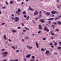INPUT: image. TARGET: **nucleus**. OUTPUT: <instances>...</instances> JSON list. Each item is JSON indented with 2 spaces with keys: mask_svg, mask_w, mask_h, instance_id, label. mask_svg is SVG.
<instances>
[{
  "mask_svg": "<svg viewBox=\"0 0 61 61\" xmlns=\"http://www.w3.org/2000/svg\"><path fill=\"white\" fill-rule=\"evenodd\" d=\"M39 27H41L42 25H39Z\"/></svg>",
  "mask_w": 61,
  "mask_h": 61,
  "instance_id": "nucleus-51",
  "label": "nucleus"
},
{
  "mask_svg": "<svg viewBox=\"0 0 61 61\" xmlns=\"http://www.w3.org/2000/svg\"><path fill=\"white\" fill-rule=\"evenodd\" d=\"M51 35H52V36H55V34H54V33H51Z\"/></svg>",
  "mask_w": 61,
  "mask_h": 61,
  "instance_id": "nucleus-23",
  "label": "nucleus"
},
{
  "mask_svg": "<svg viewBox=\"0 0 61 61\" xmlns=\"http://www.w3.org/2000/svg\"><path fill=\"white\" fill-rule=\"evenodd\" d=\"M21 25L22 26H24V23H21Z\"/></svg>",
  "mask_w": 61,
  "mask_h": 61,
  "instance_id": "nucleus-22",
  "label": "nucleus"
},
{
  "mask_svg": "<svg viewBox=\"0 0 61 61\" xmlns=\"http://www.w3.org/2000/svg\"><path fill=\"white\" fill-rule=\"evenodd\" d=\"M26 30H23V32H26Z\"/></svg>",
  "mask_w": 61,
  "mask_h": 61,
  "instance_id": "nucleus-35",
  "label": "nucleus"
},
{
  "mask_svg": "<svg viewBox=\"0 0 61 61\" xmlns=\"http://www.w3.org/2000/svg\"><path fill=\"white\" fill-rule=\"evenodd\" d=\"M51 47L52 48H53V47H54V46H53V45H52V46H51Z\"/></svg>",
  "mask_w": 61,
  "mask_h": 61,
  "instance_id": "nucleus-43",
  "label": "nucleus"
},
{
  "mask_svg": "<svg viewBox=\"0 0 61 61\" xmlns=\"http://www.w3.org/2000/svg\"><path fill=\"white\" fill-rule=\"evenodd\" d=\"M54 25H57V23L56 22H54L53 23Z\"/></svg>",
  "mask_w": 61,
  "mask_h": 61,
  "instance_id": "nucleus-27",
  "label": "nucleus"
},
{
  "mask_svg": "<svg viewBox=\"0 0 61 61\" xmlns=\"http://www.w3.org/2000/svg\"><path fill=\"white\" fill-rule=\"evenodd\" d=\"M8 53V52H2L3 55L5 57H6Z\"/></svg>",
  "mask_w": 61,
  "mask_h": 61,
  "instance_id": "nucleus-1",
  "label": "nucleus"
},
{
  "mask_svg": "<svg viewBox=\"0 0 61 61\" xmlns=\"http://www.w3.org/2000/svg\"><path fill=\"white\" fill-rule=\"evenodd\" d=\"M8 40H9V41L10 42H12V41H11V40H10V39H9Z\"/></svg>",
  "mask_w": 61,
  "mask_h": 61,
  "instance_id": "nucleus-34",
  "label": "nucleus"
},
{
  "mask_svg": "<svg viewBox=\"0 0 61 61\" xmlns=\"http://www.w3.org/2000/svg\"><path fill=\"white\" fill-rule=\"evenodd\" d=\"M46 39L45 38H44L43 39V40H45Z\"/></svg>",
  "mask_w": 61,
  "mask_h": 61,
  "instance_id": "nucleus-45",
  "label": "nucleus"
},
{
  "mask_svg": "<svg viewBox=\"0 0 61 61\" xmlns=\"http://www.w3.org/2000/svg\"><path fill=\"white\" fill-rule=\"evenodd\" d=\"M3 61H7V60L6 59H4Z\"/></svg>",
  "mask_w": 61,
  "mask_h": 61,
  "instance_id": "nucleus-59",
  "label": "nucleus"
},
{
  "mask_svg": "<svg viewBox=\"0 0 61 61\" xmlns=\"http://www.w3.org/2000/svg\"><path fill=\"white\" fill-rule=\"evenodd\" d=\"M4 50H5V49H2L1 50V51H4Z\"/></svg>",
  "mask_w": 61,
  "mask_h": 61,
  "instance_id": "nucleus-60",
  "label": "nucleus"
},
{
  "mask_svg": "<svg viewBox=\"0 0 61 61\" xmlns=\"http://www.w3.org/2000/svg\"><path fill=\"white\" fill-rule=\"evenodd\" d=\"M47 28L46 27H45L44 29L43 30L44 31H46L47 30Z\"/></svg>",
  "mask_w": 61,
  "mask_h": 61,
  "instance_id": "nucleus-12",
  "label": "nucleus"
},
{
  "mask_svg": "<svg viewBox=\"0 0 61 61\" xmlns=\"http://www.w3.org/2000/svg\"><path fill=\"white\" fill-rule=\"evenodd\" d=\"M52 27H55V25H53L52 26Z\"/></svg>",
  "mask_w": 61,
  "mask_h": 61,
  "instance_id": "nucleus-48",
  "label": "nucleus"
},
{
  "mask_svg": "<svg viewBox=\"0 0 61 61\" xmlns=\"http://www.w3.org/2000/svg\"><path fill=\"white\" fill-rule=\"evenodd\" d=\"M41 32H42L41 31H39L38 32V33L39 34H40L41 33Z\"/></svg>",
  "mask_w": 61,
  "mask_h": 61,
  "instance_id": "nucleus-24",
  "label": "nucleus"
},
{
  "mask_svg": "<svg viewBox=\"0 0 61 61\" xmlns=\"http://www.w3.org/2000/svg\"><path fill=\"white\" fill-rule=\"evenodd\" d=\"M58 24V25H60L61 24V22H57Z\"/></svg>",
  "mask_w": 61,
  "mask_h": 61,
  "instance_id": "nucleus-17",
  "label": "nucleus"
},
{
  "mask_svg": "<svg viewBox=\"0 0 61 61\" xmlns=\"http://www.w3.org/2000/svg\"><path fill=\"white\" fill-rule=\"evenodd\" d=\"M48 23L49 24H50L51 23V21H48Z\"/></svg>",
  "mask_w": 61,
  "mask_h": 61,
  "instance_id": "nucleus-31",
  "label": "nucleus"
},
{
  "mask_svg": "<svg viewBox=\"0 0 61 61\" xmlns=\"http://www.w3.org/2000/svg\"><path fill=\"white\" fill-rule=\"evenodd\" d=\"M21 4L22 5H24V3L23 2L21 3Z\"/></svg>",
  "mask_w": 61,
  "mask_h": 61,
  "instance_id": "nucleus-63",
  "label": "nucleus"
},
{
  "mask_svg": "<svg viewBox=\"0 0 61 61\" xmlns=\"http://www.w3.org/2000/svg\"><path fill=\"white\" fill-rule=\"evenodd\" d=\"M46 54H48V53H49V51H47L46 52Z\"/></svg>",
  "mask_w": 61,
  "mask_h": 61,
  "instance_id": "nucleus-13",
  "label": "nucleus"
},
{
  "mask_svg": "<svg viewBox=\"0 0 61 61\" xmlns=\"http://www.w3.org/2000/svg\"><path fill=\"white\" fill-rule=\"evenodd\" d=\"M4 38L5 40H6V35H4Z\"/></svg>",
  "mask_w": 61,
  "mask_h": 61,
  "instance_id": "nucleus-8",
  "label": "nucleus"
},
{
  "mask_svg": "<svg viewBox=\"0 0 61 61\" xmlns=\"http://www.w3.org/2000/svg\"><path fill=\"white\" fill-rule=\"evenodd\" d=\"M14 20L16 22H17L19 21V19L18 18V17H15V19H14Z\"/></svg>",
  "mask_w": 61,
  "mask_h": 61,
  "instance_id": "nucleus-2",
  "label": "nucleus"
},
{
  "mask_svg": "<svg viewBox=\"0 0 61 61\" xmlns=\"http://www.w3.org/2000/svg\"><path fill=\"white\" fill-rule=\"evenodd\" d=\"M57 49H58V50H61V47H58L57 48Z\"/></svg>",
  "mask_w": 61,
  "mask_h": 61,
  "instance_id": "nucleus-14",
  "label": "nucleus"
},
{
  "mask_svg": "<svg viewBox=\"0 0 61 61\" xmlns=\"http://www.w3.org/2000/svg\"><path fill=\"white\" fill-rule=\"evenodd\" d=\"M34 60H31V61H34Z\"/></svg>",
  "mask_w": 61,
  "mask_h": 61,
  "instance_id": "nucleus-64",
  "label": "nucleus"
},
{
  "mask_svg": "<svg viewBox=\"0 0 61 61\" xmlns=\"http://www.w3.org/2000/svg\"><path fill=\"white\" fill-rule=\"evenodd\" d=\"M25 28L26 29V30L29 31V28H27L26 27H25Z\"/></svg>",
  "mask_w": 61,
  "mask_h": 61,
  "instance_id": "nucleus-16",
  "label": "nucleus"
},
{
  "mask_svg": "<svg viewBox=\"0 0 61 61\" xmlns=\"http://www.w3.org/2000/svg\"><path fill=\"white\" fill-rule=\"evenodd\" d=\"M22 41L23 42H24V41H25V40L23 39L22 40Z\"/></svg>",
  "mask_w": 61,
  "mask_h": 61,
  "instance_id": "nucleus-55",
  "label": "nucleus"
},
{
  "mask_svg": "<svg viewBox=\"0 0 61 61\" xmlns=\"http://www.w3.org/2000/svg\"><path fill=\"white\" fill-rule=\"evenodd\" d=\"M14 61H18V59H16L14 60Z\"/></svg>",
  "mask_w": 61,
  "mask_h": 61,
  "instance_id": "nucleus-37",
  "label": "nucleus"
},
{
  "mask_svg": "<svg viewBox=\"0 0 61 61\" xmlns=\"http://www.w3.org/2000/svg\"><path fill=\"white\" fill-rule=\"evenodd\" d=\"M25 12H26L25 11L23 13V14H25H25H26V13H25Z\"/></svg>",
  "mask_w": 61,
  "mask_h": 61,
  "instance_id": "nucleus-38",
  "label": "nucleus"
},
{
  "mask_svg": "<svg viewBox=\"0 0 61 61\" xmlns=\"http://www.w3.org/2000/svg\"><path fill=\"white\" fill-rule=\"evenodd\" d=\"M10 61H15V60H12L11 59L10 60Z\"/></svg>",
  "mask_w": 61,
  "mask_h": 61,
  "instance_id": "nucleus-62",
  "label": "nucleus"
},
{
  "mask_svg": "<svg viewBox=\"0 0 61 61\" xmlns=\"http://www.w3.org/2000/svg\"><path fill=\"white\" fill-rule=\"evenodd\" d=\"M5 3H6V5H8V3H7V1H6Z\"/></svg>",
  "mask_w": 61,
  "mask_h": 61,
  "instance_id": "nucleus-40",
  "label": "nucleus"
},
{
  "mask_svg": "<svg viewBox=\"0 0 61 61\" xmlns=\"http://www.w3.org/2000/svg\"><path fill=\"white\" fill-rule=\"evenodd\" d=\"M32 57L33 59H34V58H35V56H32Z\"/></svg>",
  "mask_w": 61,
  "mask_h": 61,
  "instance_id": "nucleus-30",
  "label": "nucleus"
},
{
  "mask_svg": "<svg viewBox=\"0 0 61 61\" xmlns=\"http://www.w3.org/2000/svg\"><path fill=\"white\" fill-rule=\"evenodd\" d=\"M56 31H59V30L58 29H56L55 30Z\"/></svg>",
  "mask_w": 61,
  "mask_h": 61,
  "instance_id": "nucleus-47",
  "label": "nucleus"
},
{
  "mask_svg": "<svg viewBox=\"0 0 61 61\" xmlns=\"http://www.w3.org/2000/svg\"><path fill=\"white\" fill-rule=\"evenodd\" d=\"M52 45H53V44H52V43H50V46H52Z\"/></svg>",
  "mask_w": 61,
  "mask_h": 61,
  "instance_id": "nucleus-44",
  "label": "nucleus"
},
{
  "mask_svg": "<svg viewBox=\"0 0 61 61\" xmlns=\"http://www.w3.org/2000/svg\"><path fill=\"white\" fill-rule=\"evenodd\" d=\"M29 19V16H28L26 19V20H28Z\"/></svg>",
  "mask_w": 61,
  "mask_h": 61,
  "instance_id": "nucleus-15",
  "label": "nucleus"
},
{
  "mask_svg": "<svg viewBox=\"0 0 61 61\" xmlns=\"http://www.w3.org/2000/svg\"><path fill=\"white\" fill-rule=\"evenodd\" d=\"M24 17L25 18H26V17H27V16L26 15H25H25H24Z\"/></svg>",
  "mask_w": 61,
  "mask_h": 61,
  "instance_id": "nucleus-26",
  "label": "nucleus"
},
{
  "mask_svg": "<svg viewBox=\"0 0 61 61\" xmlns=\"http://www.w3.org/2000/svg\"><path fill=\"white\" fill-rule=\"evenodd\" d=\"M32 48V47H29V48H28V49H31V48Z\"/></svg>",
  "mask_w": 61,
  "mask_h": 61,
  "instance_id": "nucleus-32",
  "label": "nucleus"
},
{
  "mask_svg": "<svg viewBox=\"0 0 61 61\" xmlns=\"http://www.w3.org/2000/svg\"><path fill=\"white\" fill-rule=\"evenodd\" d=\"M39 16H40V17H41V16H42V15H39Z\"/></svg>",
  "mask_w": 61,
  "mask_h": 61,
  "instance_id": "nucleus-58",
  "label": "nucleus"
},
{
  "mask_svg": "<svg viewBox=\"0 0 61 61\" xmlns=\"http://www.w3.org/2000/svg\"><path fill=\"white\" fill-rule=\"evenodd\" d=\"M24 61H26V59H24Z\"/></svg>",
  "mask_w": 61,
  "mask_h": 61,
  "instance_id": "nucleus-61",
  "label": "nucleus"
},
{
  "mask_svg": "<svg viewBox=\"0 0 61 61\" xmlns=\"http://www.w3.org/2000/svg\"><path fill=\"white\" fill-rule=\"evenodd\" d=\"M19 51L18 50H17L16 51V52H19Z\"/></svg>",
  "mask_w": 61,
  "mask_h": 61,
  "instance_id": "nucleus-49",
  "label": "nucleus"
},
{
  "mask_svg": "<svg viewBox=\"0 0 61 61\" xmlns=\"http://www.w3.org/2000/svg\"><path fill=\"white\" fill-rule=\"evenodd\" d=\"M5 7H2V8H3V9H5Z\"/></svg>",
  "mask_w": 61,
  "mask_h": 61,
  "instance_id": "nucleus-54",
  "label": "nucleus"
},
{
  "mask_svg": "<svg viewBox=\"0 0 61 61\" xmlns=\"http://www.w3.org/2000/svg\"><path fill=\"white\" fill-rule=\"evenodd\" d=\"M44 49L43 48L41 49V51H44Z\"/></svg>",
  "mask_w": 61,
  "mask_h": 61,
  "instance_id": "nucleus-36",
  "label": "nucleus"
},
{
  "mask_svg": "<svg viewBox=\"0 0 61 61\" xmlns=\"http://www.w3.org/2000/svg\"><path fill=\"white\" fill-rule=\"evenodd\" d=\"M30 56H31V55H28L27 56H26V58H29V57H30Z\"/></svg>",
  "mask_w": 61,
  "mask_h": 61,
  "instance_id": "nucleus-7",
  "label": "nucleus"
},
{
  "mask_svg": "<svg viewBox=\"0 0 61 61\" xmlns=\"http://www.w3.org/2000/svg\"><path fill=\"white\" fill-rule=\"evenodd\" d=\"M25 37V38H26V39H29V38H28V37H27V36Z\"/></svg>",
  "mask_w": 61,
  "mask_h": 61,
  "instance_id": "nucleus-25",
  "label": "nucleus"
},
{
  "mask_svg": "<svg viewBox=\"0 0 61 61\" xmlns=\"http://www.w3.org/2000/svg\"><path fill=\"white\" fill-rule=\"evenodd\" d=\"M47 31V32H49V29H47V30H46Z\"/></svg>",
  "mask_w": 61,
  "mask_h": 61,
  "instance_id": "nucleus-50",
  "label": "nucleus"
},
{
  "mask_svg": "<svg viewBox=\"0 0 61 61\" xmlns=\"http://www.w3.org/2000/svg\"><path fill=\"white\" fill-rule=\"evenodd\" d=\"M57 3H59V0H57Z\"/></svg>",
  "mask_w": 61,
  "mask_h": 61,
  "instance_id": "nucleus-42",
  "label": "nucleus"
},
{
  "mask_svg": "<svg viewBox=\"0 0 61 61\" xmlns=\"http://www.w3.org/2000/svg\"><path fill=\"white\" fill-rule=\"evenodd\" d=\"M37 19H38V18H36V20H37Z\"/></svg>",
  "mask_w": 61,
  "mask_h": 61,
  "instance_id": "nucleus-57",
  "label": "nucleus"
},
{
  "mask_svg": "<svg viewBox=\"0 0 61 61\" xmlns=\"http://www.w3.org/2000/svg\"><path fill=\"white\" fill-rule=\"evenodd\" d=\"M51 39H54V38L53 37L51 36Z\"/></svg>",
  "mask_w": 61,
  "mask_h": 61,
  "instance_id": "nucleus-39",
  "label": "nucleus"
},
{
  "mask_svg": "<svg viewBox=\"0 0 61 61\" xmlns=\"http://www.w3.org/2000/svg\"><path fill=\"white\" fill-rule=\"evenodd\" d=\"M17 28L18 29H20V28H21V27H19Z\"/></svg>",
  "mask_w": 61,
  "mask_h": 61,
  "instance_id": "nucleus-53",
  "label": "nucleus"
},
{
  "mask_svg": "<svg viewBox=\"0 0 61 61\" xmlns=\"http://www.w3.org/2000/svg\"><path fill=\"white\" fill-rule=\"evenodd\" d=\"M48 20L49 21H50L51 20H53V18H50L48 19Z\"/></svg>",
  "mask_w": 61,
  "mask_h": 61,
  "instance_id": "nucleus-11",
  "label": "nucleus"
},
{
  "mask_svg": "<svg viewBox=\"0 0 61 61\" xmlns=\"http://www.w3.org/2000/svg\"><path fill=\"white\" fill-rule=\"evenodd\" d=\"M38 14V13L37 12V10L34 13V15H37V14Z\"/></svg>",
  "mask_w": 61,
  "mask_h": 61,
  "instance_id": "nucleus-4",
  "label": "nucleus"
},
{
  "mask_svg": "<svg viewBox=\"0 0 61 61\" xmlns=\"http://www.w3.org/2000/svg\"><path fill=\"white\" fill-rule=\"evenodd\" d=\"M46 14L47 15H50V13L48 12H46Z\"/></svg>",
  "mask_w": 61,
  "mask_h": 61,
  "instance_id": "nucleus-19",
  "label": "nucleus"
},
{
  "mask_svg": "<svg viewBox=\"0 0 61 61\" xmlns=\"http://www.w3.org/2000/svg\"><path fill=\"white\" fill-rule=\"evenodd\" d=\"M38 28H39V29H43V27H38Z\"/></svg>",
  "mask_w": 61,
  "mask_h": 61,
  "instance_id": "nucleus-20",
  "label": "nucleus"
},
{
  "mask_svg": "<svg viewBox=\"0 0 61 61\" xmlns=\"http://www.w3.org/2000/svg\"><path fill=\"white\" fill-rule=\"evenodd\" d=\"M34 21H35V20H33V21H32V22H33V23H34V24H35V22Z\"/></svg>",
  "mask_w": 61,
  "mask_h": 61,
  "instance_id": "nucleus-52",
  "label": "nucleus"
},
{
  "mask_svg": "<svg viewBox=\"0 0 61 61\" xmlns=\"http://www.w3.org/2000/svg\"><path fill=\"white\" fill-rule=\"evenodd\" d=\"M18 12H21V10L20 9H19L18 10Z\"/></svg>",
  "mask_w": 61,
  "mask_h": 61,
  "instance_id": "nucleus-18",
  "label": "nucleus"
},
{
  "mask_svg": "<svg viewBox=\"0 0 61 61\" xmlns=\"http://www.w3.org/2000/svg\"><path fill=\"white\" fill-rule=\"evenodd\" d=\"M35 43H36V45L37 48H38L39 47V46H38V44L36 41H35Z\"/></svg>",
  "mask_w": 61,
  "mask_h": 61,
  "instance_id": "nucleus-5",
  "label": "nucleus"
},
{
  "mask_svg": "<svg viewBox=\"0 0 61 61\" xmlns=\"http://www.w3.org/2000/svg\"><path fill=\"white\" fill-rule=\"evenodd\" d=\"M29 10H30V11H34V9L33 8H29Z\"/></svg>",
  "mask_w": 61,
  "mask_h": 61,
  "instance_id": "nucleus-9",
  "label": "nucleus"
},
{
  "mask_svg": "<svg viewBox=\"0 0 61 61\" xmlns=\"http://www.w3.org/2000/svg\"><path fill=\"white\" fill-rule=\"evenodd\" d=\"M11 31L12 33H15L16 32V30H12Z\"/></svg>",
  "mask_w": 61,
  "mask_h": 61,
  "instance_id": "nucleus-10",
  "label": "nucleus"
},
{
  "mask_svg": "<svg viewBox=\"0 0 61 61\" xmlns=\"http://www.w3.org/2000/svg\"><path fill=\"white\" fill-rule=\"evenodd\" d=\"M12 48H13L14 50H15V47L14 46H12Z\"/></svg>",
  "mask_w": 61,
  "mask_h": 61,
  "instance_id": "nucleus-28",
  "label": "nucleus"
},
{
  "mask_svg": "<svg viewBox=\"0 0 61 61\" xmlns=\"http://www.w3.org/2000/svg\"><path fill=\"white\" fill-rule=\"evenodd\" d=\"M5 24V23H2L1 25H4Z\"/></svg>",
  "mask_w": 61,
  "mask_h": 61,
  "instance_id": "nucleus-41",
  "label": "nucleus"
},
{
  "mask_svg": "<svg viewBox=\"0 0 61 61\" xmlns=\"http://www.w3.org/2000/svg\"><path fill=\"white\" fill-rule=\"evenodd\" d=\"M59 44L60 45H61V42H59Z\"/></svg>",
  "mask_w": 61,
  "mask_h": 61,
  "instance_id": "nucleus-56",
  "label": "nucleus"
},
{
  "mask_svg": "<svg viewBox=\"0 0 61 61\" xmlns=\"http://www.w3.org/2000/svg\"><path fill=\"white\" fill-rule=\"evenodd\" d=\"M51 14H56V13H57V12L56 11L54 10H53L51 12Z\"/></svg>",
  "mask_w": 61,
  "mask_h": 61,
  "instance_id": "nucleus-3",
  "label": "nucleus"
},
{
  "mask_svg": "<svg viewBox=\"0 0 61 61\" xmlns=\"http://www.w3.org/2000/svg\"><path fill=\"white\" fill-rule=\"evenodd\" d=\"M13 3V2L12 1H11L10 2V4H12Z\"/></svg>",
  "mask_w": 61,
  "mask_h": 61,
  "instance_id": "nucleus-33",
  "label": "nucleus"
},
{
  "mask_svg": "<svg viewBox=\"0 0 61 61\" xmlns=\"http://www.w3.org/2000/svg\"><path fill=\"white\" fill-rule=\"evenodd\" d=\"M57 19H58V18H56L55 19V20H57Z\"/></svg>",
  "mask_w": 61,
  "mask_h": 61,
  "instance_id": "nucleus-46",
  "label": "nucleus"
},
{
  "mask_svg": "<svg viewBox=\"0 0 61 61\" xmlns=\"http://www.w3.org/2000/svg\"><path fill=\"white\" fill-rule=\"evenodd\" d=\"M57 43H56L54 44V45H55V46H56L57 45Z\"/></svg>",
  "mask_w": 61,
  "mask_h": 61,
  "instance_id": "nucleus-29",
  "label": "nucleus"
},
{
  "mask_svg": "<svg viewBox=\"0 0 61 61\" xmlns=\"http://www.w3.org/2000/svg\"><path fill=\"white\" fill-rule=\"evenodd\" d=\"M16 13L18 14V15H20V13H18L17 11H16Z\"/></svg>",
  "mask_w": 61,
  "mask_h": 61,
  "instance_id": "nucleus-21",
  "label": "nucleus"
},
{
  "mask_svg": "<svg viewBox=\"0 0 61 61\" xmlns=\"http://www.w3.org/2000/svg\"><path fill=\"white\" fill-rule=\"evenodd\" d=\"M44 19H41L39 20V21L40 22H42L43 23H45V21H44Z\"/></svg>",
  "mask_w": 61,
  "mask_h": 61,
  "instance_id": "nucleus-6",
  "label": "nucleus"
}]
</instances>
